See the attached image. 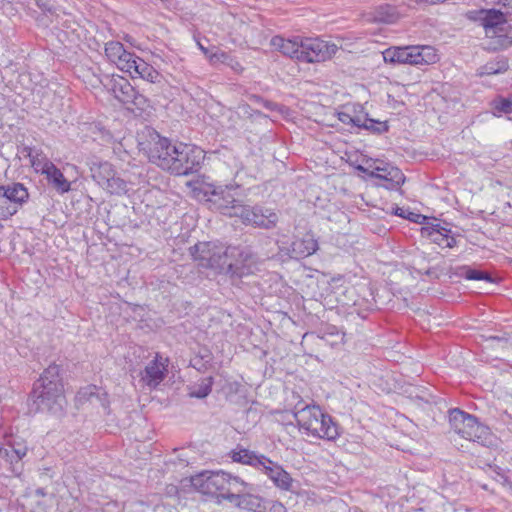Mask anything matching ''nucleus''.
I'll return each mask as SVG.
<instances>
[{"instance_id": "nucleus-1", "label": "nucleus", "mask_w": 512, "mask_h": 512, "mask_svg": "<svg viewBox=\"0 0 512 512\" xmlns=\"http://www.w3.org/2000/svg\"><path fill=\"white\" fill-rule=\"evenodd\" d=\"M190 253L201 267L225 272L231 277L241 278L256 270V255L248 248L225 247L214 242H199L190 248Z\"/></svg>"}, {"instance_id": "nucleus-2", "label": "nucleus", "mask_w": 512, "mask_h": 512, "mask_svg": "<svg viewBox=\"0 0 512 512\" xmlns=\"http://www.w3.org/2000/svg\"><path fill=\"white\" fill-rule=\"evenodd\" d=\"M148 149L149 160L175 175L194 173L204 159L203 150L185 143H172L155 133Z\"/></svg>"}, {"instance_id": "nucleus-3", "label": "nucleus", "mask_w": 512, "mask_h": 512, "mask_svg": "<svg viewBox=\"0 0 512 512\" xmlns=\"http://www.w3.org/2000/svg\"><path fill=\"white\" fill-rule=\"evenodd\" d=\"M293 416L299 428L309 435L329 441L335 440L339 435L337 424L318 405H304L300 399L293 408Z\"/></svg>"}, {"instance_id": "nucleus-4", "label": "nucleus", "mask_w": 512, "mask_h": 512, "mask_svg": "<svg viewBox=\"0 0 512 512\" xmlns=\"http://www.w3.org/2000/svg\"><path fill=\"white\" fill-rule=\"evenodd\" d=\"M191 485L200 493L226 499L235 492H242L248 486L238 477L224 471H203L191 477Z\"/></svg>"}, {"instance_id": "nucleus-5", "label": "nucleus", "mask_w": 512, "mask_h": 512, "mask_svg": "<svg viewBox=\"0 0 512 512\" xmlns=\"http://www.w3.org/2000/svg\"><path fill=\"white\" fill-rule=\"evenodd\" d=\"M449 423L455 433L462 438L489 447L494 444L495 437L490 429L479 423L477 418L460 409H452L449 413Z\"/></svg>"}, {"instance_id": "nucleus-6", "label": "nucleus", "mask_w": 512, "mask_h": 512, "mask_svg": "<svg viewBox=\"0 0 512 512\" xmlns=\"http://www.w3.org/2000/svg\"><path fill=\"white\" fill-rule=\"evenodd\" d=\"M231 458L234 462L262 468L264 473L281 489L288 490L291 486L290 475L280 465L264 455H258L245 448H237L231 452Z\"/></svg>"}, {"instance_id": "nucleus-7", "label": "nucleus", "mask_w": 512, "mask_h": 512, "mask_svg": "<svg viewBox=\"0 0 512 512\" xmlns=\"http://www.w3.org/2000/svg\"><path fill=\"white\" fill-rule=\"evenodd\" d=\"M237 187L232 185H216L203 183L198 189V196L209 204L210 209L219 211L224 215L234 217L240 201L236 199Z\"/></svg>"}, {"instance_id": "nucleus-8", "label": "nucleus", "mask_w": 512, "mask_h": 512, "mask_svg": "<svg viewBox=\"0 0 512 512\" xmlns=\"http://www.w3.org/2000/svg\"><path fill=\"white\" fill-rule=\"evenodd\" d=\"M36 411L60 414L64 410L65 395L63 383H50L47 386L34 385L31 393Z\"/></svg>"}, {"instance_id": "nucleus-9", "label": "nucleus", "mask_w": 512, "mask_h": 512, "mask_svg": "<svg viewBox=\"0 0 512 512\" xmlns=\"http://www.w3.org/2000/svg\"><path fill=\"white\" fill-rule=\"evenodd\" d=\"M481 23L487 38L493 40L490 44L494 49H505L512 45V40L506 35V16L509 11L497 9L482 10Z\"/></svg>"}, {"instance_id": "nucleus-10", "label": "nucleus", "mask_w": 512, "mask_h": 512, "mask_svg": "<svg viewBox=\"0 0 512 512\" xmlns=\"http://www.w3.org/2000/svg\"><path fill=\"white\" fill-rule=\"evenodd\" d=\"M300 62L317 63L331 59L338 51V46L319 38H303Z\"/></svg>"}, {"instance_id": "nucleus-11", "label": "nucleus", "mask_w": 512, "mask_h": 512, "mask_svg": "<svg viewBox=\"0 0 512 512\" xmlns=\"http://www.w3.org/2000/svg\"><path fill=\"white\" fill-rule=\"evenodd\" d=\"M234 217H239L245 225H252L262 229H272L278 222L277 214L271 209L251 207L240 204L236 207Z\"/></svg>"}, {"instance_id": "nucleus-12", "label": "nucleus", "mask_w": 512, "mask_h": 512, "mask_svg": "<svg viewBox=\"0 0 512 512\" xmlns=\"http://www.w3.org/2000/svg\"><path fill=\"white\" fill-rule=\"evenodd\" d=\"M371 178L384 180L383 185L386 189L393 190L399 188L405 182L403 172L390 164L382 163L369 172Z\"/></svg>"}, {"instance_id": "nucleus-13", "label": "nucleus", "mask_w": 512, "mask_h": 512, "mask_svg": "<svg viewBox=\"0 0 512 512\" xmlns=\"http://www.w3.org/2000/svg\"><path fill=\"white\" fill-rule=\"evenodd\" d=\"M167 373V359L163 358L159 354H156L155 358L148 363L144 371L141 373L142 380L152 388L159 385Z\"/></svg>"}, {"instance_id": "nucleus-14", "label": "nucleus", "mask_w": 512, "mask_h": 512, "mask_svg": "<svg viewBox=\"0 0 512 512\" xmlns=\"http://www.w3.org/2000/svg\"><path fill=\"white\" fill-rule=\"evenodd\" d=\"M105 55L108 60L114 63L122 71H130V62L135 54L125 50L122 43L110 41L105 44Z\"/></svg>"}, {"instance_id": "nucleus-15", "label": "nucleus", "mask_w": 512, "mask_h": 512, "mask_svg": "<svg viewBox=\"0 0 512 512\" xmlns=\"http://www.w3.org/2000/svg\"><path fill=\"white\" fill-rule=\"evenodd\" d=\"M112 91L115 98L124 104L133 103L136 106H140L146 101L144 96L139 95L128 80L122 77L114 79Z\"/></svg>"}, {"instance_id": "nucleus-16", "label": "nucleus", "mask_w": 512, "mask_h": 512, "mask_svg": "<svg viewBox=\"0 0 512 512\" xmlns=\"http://www.w3.org/2000/svg\"><path fill=\"white\" fill-rule=\"evenodd\" d=\"M242 492H235L231 493L226 496V500L233 503L235 506L251 511V512H266L267 507L264 504L262 498L259 496L249 494V493H243Z\"/></svg>"}, {"instance_id": "nucleus-17", "label": "nucleus", "mask_w": 512, "mask_h": 512, "mask_svg": "<svg viewBox=\"0 0 512 512\" xmlns=\"http://www.w3.org/2000/svg\"><path fill=\"white\" fill-rule=\"evenodd\" d=\"M130 71H125L129 73L132 78L139 77L143 80H146L150 83H160L163 79L162 75L150 64L145 62L143 59L137 57L136 55L133 57L130 62Z\"/></svg>"}, {"instance_id": "nucleus-18", "label": "nucleus", "mask_w": 512, "mask_h": 512, "mask_svg": "<svg viewBox=\"0 0 512 512\" xmlns=\"http://www.w3.org/2000/svg\"><path fill=\"white\" fill-rule=\"evenodd\" d=\"M302 39L301 37L285 39L282 36L276 35L271 39L270 44L284 56L300 61V53L302 50L300 44L302 43Z\"/></svg>"}, {"instance_id": "nucleus-19", "label": "nucleus", "mask_w": 512, "mask_h": 512, "mask_svg": "<svg viewBox=\"0 0 512 512\" xmlns=\"http://www.w3.org/2000/svg\"><path fill=\"white\" fill-rule=\"evenodd\" d=\"M317 250V240L312 234L307 233L302 238H297L291 243L290 256L296 259L306 258Z\"/></svg>"}, {"instance_id": "nucleus-20", "label": "nucleus", "mask_w": 512, "mask_h": 512, "mask_svg": "<svg viewBox=\"0 0 512 512\" xmlns=\"http://www.w3.org/2000/svg\"><path fill=\"white\" fill-rule=\"evenodd\" d=\"M421 235L440 246L452 248L456 245V240L450 235V230L439 225L422 227Z\"/></svg>"}, {"instance_id": "nucleus-21", "label": "nucleus", "mask_w": 512, "mask_h": 512, "mask_svg": "<svg viewBox=\"0 0 512 512\" xmlns=\"http://www.w3.org/2000/svg\"><path fill=\"white\" fill-rule=\"evenodd\" d=\"M43 174L46 175L48 182L59 192L66 193L70 190V182L63 173L52 162H45Z\"/></svg>"}, {"instance_id": "nucleus-22", "label": "nucleus", "mask_w": 512, "mask_h": 512, "mask_svg": "<svg viewBox=\"0 0 512 512\" xmlns=\"http://www.w3.org/2000/svg\"><path fill=\"white\" fill-rule=\"evenodd\" d=\"M76 401L79 405L85 403L100 404L106 407V394L100 393L96 386H87L80 389L76 395Z\"/></svg>"}, {"instance_id": "nucleus-23", "label": "nucleus", "mask_w": 512, "mask_h": 512, "mask_svg": "<svg viewBox=\"0 0 512 512\" xmlns=\"http://www.w3.org/2000/svg\"><path fill=\"white\" fill-rule=\"evenodd\" d=\"M0 189L11 202L20 207L28 199V191L21 183H14L12 185L1 186Z\"/></svg>"}, {"instance_id": "nucleus-24", "label": "nucleus", "mask_w": 512, "mask_h": 512, "mask_svg": "<svg viewBox=\"0 0 512 512\" xmlns=\"http://www.w3.org/2000/svg\"><path fill=\"white\" fill-rule=\"evenodd\" d=\"M92 178L102 187L115 173L112 165L108 162L99 163L91 167Z\"/></svg>"}, {"instance_id": "nucleus-25", "label": "nucleus", "mask_w": 512, "mask_h": 512, "mask_svg": "<svg viewBox=\"0 0 512 512\" xmlns=\"http://www.w3.org/2000/svg\"><path fill=\"white\" fill-rule=\"evenodd\" d=\"M398 19V12L395 7L391 5H381L373 12V20L386 24L394 23Z\"/></svg>"}, {"instance_id": "nucleus-26", "label": "nucleus", "mask_w": 512, "mask_h": 512, "mask_svg": "<svg viewBox=\"0 0 512 512\" xmlns=\"http://www.w3.org/2000/svg\"><path fill=\"white\" fill-rule=\"evenodd\" d=\"M102 188L111 195H122L127 193V182L116 175V172L109 178L107 183L103 184Z\"/></svg>"}, {"instance_id": "nucleus-27", "label": "nucleus", "mask_w": 512, "mask_h": 512, "mask_svg": "<svg viewBox=\"0 0 512 512\" xmlns=\"http://www.w3.org/2000/svg\"><path fill=\"white\" fill-rule=\"evenodd\" d=\"M509 68L508 62L505 59L488 62L484 66L480 67L477 71V75H495L506 72Z\"/></svg>"}, {"instance_id": "nucleus-28", "label": "nucleus", "mask_w": 512, "mask_h": 512, "mask_svg": "<svg viewBox=\"0 0 512 512\" xmlns=\"http://www.w3.org/2000/svg\"><path fill=\"white\" fill-rule=\"evenodd\" d=\"M457 274L459 276H462V277L468 279V280H485L489 283L494 282L493 278L491 277V275L488 272L473 269L469 266L459 267Z\"/></svg>"}, {"instance_id": "nucleus-29", "label": "nucleus", "mask_w": 512, "mask_h": 512, "mask_svg": "<svg viewBox=\"0 0 512 512\" xmlns=\"http://www.w3.org/2000/svg\"><path fill=\"white\" fill-rule=\"evenodd\" d=\"M62 383L60 378V368L58 365L52 364L48 368H46L43 374L40 376L38 381L34 385H44L47 386L48 383Z\"/></svg>"}, {"instance_id": "nucleus-30", "label": "nucleus", "mask_w": 512, "mask_h": 512, "mask_svg": "<svg viewBox=\"0 0 512 512\" xmlns=\"http://www.w3.org/2000/svg\"><path fill=\"white\" fill-rule=\"evenodd\" d=\"M413 47H397V63L420 65L422 58L419 59V55L412 51Z\"/></svg>"}, {"instance_id": "nucleus-31", "label": "nucleus", "mask_w": 512, "mask_h": 512, "mask_svg": "<svg viewBox=\"0 0 512 512\" xmlns=\"http://www.w3.org/2000/svg\"><path fill=\"white\" fill-rule=\"evenodd\" d=\"M213 385V378L207 377L201 380L199 384L193 387V389L190 391V396L195 398H205L207 397L211 390Z\"/></svg>"}, {"instance_id": "nucleus-32", "label": "nucleus", "mask_w": 512, "mask_h": 512, "mask_svg": "<svg viewBox=\"0 0 512 512\" xmlns=\"http://www.w3.org/2000/svg\"><path fill=\"white\" fill-rule=\"evenodd\" d=\"M19 207L9 200L5 195L0 194V219L6 220L17 213Z\"/></svg>"}, {"instance_id": "nucleus-33", "label": "nucleus", "mask_w": 512, "mask_h": 512, "mask_svg": "<svg viewBox=\"0 0 512 512\" xmlns=\"http://www.w3.org/2000/svg\"><path fill=\"white\" fill-rule=\"evenodd\" d=\"M417 55H419V59L422 58L421 64H432L438 60V55L435 53L434 49L430 46H422V47H413V50Z\"/></svg>"}, {"instance_id": "nucleus-34", "label": "nucleus", "mask_w": 512, "mask_h": 512, "mask_svg": "<svg viewBox=\"0 0 512 512\" xmlns=\"http://www.w3.org/2000/svg\"><path fill=\"white\" fill-rule=\"evenodd\" d=\"M321 338L334 345L343 342L344 333L341 332L336 326H327L322 331Z\"/></svg>"}, {"instance_id": "nucleus-35", "label": "nucleus", "mask_w": 512, "mask_h": 512, "mask_svg": "<svg viewBox=\"0 0 512 512\" xmlns=\"http://www.w3.org/2000/svg\"><path fill=\"white\" fill-rule=\"evenodd\" d=\"M366 130H370L374 133L381 134L388 131V125L386 122L376 121L367 117H361V127Z\"/></svg>"}, {"instance_id": "nucleus-36", "label": "nucleus", "mask_w": 512, "mask_h": 512, "mask_svg": "<svg viewBox=\"0 0 512 512\" xmlns=\"http://www.w3.org/2000/svg\"><path fill=\"white\" fill-rule=\"evenodd\" d=\"M338 119L344 124H352L361 127V116H353L348 111L338 113Z\"/></svg>"}, {"instance_id": "nucleus-37", "label": "nucleus", "mask_w": 512, "mask_h": 512, "mask_svg": "<svg viewBox=\"0 0 512 512\" xmlns=\"http://www.w3.org/2000/svg\"><path fill=\"white\" fill-rule=\"evenodd\" d=\"M31 158V164L37 172H41L43 174V166L45 162H51L47 159L42 153L29 154Z\"/></svg>"}, {"instance_id": "nucleus-38", "label": "nucleus", "mask_w": 512, "mask_h": 512, "mask_svg": "<svg viewBox=\"0 0 512 512\" xmlns=\"http://www.w3.org/2000/svg\"><path fill=\"white\" fill-rule=\"evenodd\" d=\"M495 109L503 113H512V95L495 101Z\"/></svg>"}, {"instance_id": "nucleus-39", "label": "nucleus", "mask_w": 512, "mask_h": 512, "mask_svg": "<svg viewBox=\"0 0 512 512\" xmlns=\"http://www.w3.org/2000/svg\"><path fill=\"white\" fill-rule=\"evenodd\" d=\"M228 56L229 55L226 52L217 49L208 55V59H209V62L213 65L217 64V63L225 64L226 61L228 60Z\"/></svg>"}, {"instance_id": "nucleus-40", "label": "nucleus", "mask_w": 512, "mask_h": 512, "mask_svg": "<svg viewBox=\"0 0 512 512\" xmlns=\"http://www.w3.org/2000/svg\"><path fill=\"white\" fill-rule=\"evenodd\" d=\"M28 448L26 445L17 444L12 446V452L15 454L17 460H21L27 454Z\"/></svg>"}, {"instance_id": "nucleus-41", "label": "nucleus", "mask_w": 512, "mask_h": 512, "mask_svg": "<svg viewBox=\"0 0 512 512\" xmlns=\"http://www.w3.org/2000/svg\"><path fill=\"white\" fill-rule=\"evenodd\" d=\"M396 52H397V48L387 49L385 52H383V58H384L385 62L396 63L397 56H398V54Z\"/></svg>"}, {"instance_id": "nucleus-42", "label": "nucleus", "mask_w": 512, "mask_h": 512, "mask_svg": "<svg viewBox=\"0 0 512 512\" xmlns=\"http://www.w3.org/2000/svg\"><path fill=\"white\" fill-rule=\"evenodd\" d=\"M225 64L227 66H229L235 72L239 73V72H242V70H243V67L241 66V64L236 59L231 57L230 55L228 56V60L226 61Z\"/></svg>"}, {"instance_id": "nucleus-43", "label": "nucleus", "mask_w": 512, "mask_h": 512, "mask_svg": "<svg viewBox=\"0 0 512 512\" xmlns=\"http://www.w3.org/2000/svg\"><path fill=\"white\" fill-rule=\"evenodd\" d=\"M269 504L268 512H286L285 506L280 502L272 501Z\"/></svg>"}, {"instance_id": "nucleus-44", "label": "nucleus", "mask_w": 512, "mask_h": 512, "mask_svg": "<svg viewBox=\"0 0 512 512\" xmlns=\"http://www.w3.org/2000/svg\"><path fill=\"white\" fill-rule=\"evenodd\" d=\"M37 5L46 11H51L53 8L52 0H36Z\"/></svg>"}, {"instance_id": "nucleus-45", "label": "nucleus", "mask_w": 512, "mask_h": 512, "mask_svg": "<svg viewBox=\"0 0 512 512\" xmlns=\"http://www.w3.org/2000/svg\"><path fill=\"white\" fill-rule=\"evenodd\" d=\"M407 219L413 221V222H420L419 219L422 218V219H425V216H422L420 214H417V213H413V212H407L406 214V217Z\"/></svg>"}, {"instance_id": "nucleus-46", "label": "nucleus", "mask_w": 512, "mask_h": 512, "mask_svg": "<svg viewBox=\"0 0 512 512\" xmlns=\"http://www.w3.org/2000/svg\"><path fill=\"white\" fill-rule=\"evenodd\" d=\"M394 214L397 215V216L405 218L406 214H407V211L405 209H403V208L396 207L395 211H394Z\"/></svg>"}, {"instance_id": "nucleus-47", "label": "nucleus", "mask_w": 512, "mask_h": 512, "mask_svg": "<svg viewBox=\"0 0 512 512\" xmlns=\"http://www.w3.org/2000/svg\"><path fill=\"white\" fill-rule=\"evenodd\" d=\"M503 7L505 8V11H509V9H512V0H502Z\"/></svg>"}, {"instance_id": "nucleus-48", "label": "nucleus", "mask_w": 512, "mask_h": 512, "mask_svg": "<svg viewBox=\"0 0 512 512\" xmlns=\"http://www.w3.org/2000/svg\"><path fill=\"white\" fill-rule=\"evenodd\" d=\"M35 494H36L37 496H41V497L46 496V492H45V490H44L43 488H38V489H36V490H35Z\"/></svg>"}, {"instance_id": "nucleus-49", "label": "nucleus", "mask_w": 512, "mask_h": 512, "mask_svg": "<svg viewBox=\"0 0 512 512\" xmlns=\"http://www.w3.org/2000/svg\"><path fill=\"white\" fill-rule=\"evenodd\" d=\"M199 47L200 49L203 51V53L208 57V55L211 53L207 48H205L204 46H202L200 43H199Z\"/></svg>"}, {"instance_id": "nucleus-50", "label": "nucleus", "mask_w": 512, "mask_h": 512, "mask_svg": "<svg viewBox=\"0 0 512 512\" xmlns=\"http://www.w3.org/2000/svg\"><path fill=\"white\" fill-rule=\"evenodd\" d=\"M424 273L428 276H434L435 275V271L432 270V269H427L424 271Z\"/></svg>"}, {"instance_id": "nucleus-51", "label": "nucleus", "mask_w": 512, "mask_h": 512, "mask_svg": "<svg viewBox=\"0 0 512 512\" xmlns=\"http://www.w3.org/2000/svg\"><path fill=\"white\" fill-rule=\"evenodd\" d=\"M358 170L364 172V173H367L369 175V170H367L366 168L362 167V166H358Z\"/></svg>"}, {"instance_id": "nucleus-52", "label": "nucleus", "mask_w": 512, "mask_h": 512, "mask_svg": "<svg viewBox=\"0 0 512 512\" xmlns=\"http://www.w3.org/2000/svg\"><path fill=\"white\" fill-rule=\"evenodd\" d=\"M194 361H199V360H198V359H195ZM192 365H193V367H196V365H199V362H195V363H193Z\"/></svg>"}, {"instance_id": "nucleus-53", "label": "nucleus", "mask_w": 512, "mask_h": 512, "mask_svg": "<svg viewBox=\"0 0 512 512\" xmlns=\"http://www.w3.org/2000/svg\"><path fill=\"white\" fill-rule=\"evenodd\" d=\"M194 361H199V360H198V359H195ZM192 365H193V367H196V365H199V362H195V363H193Z\"/></svg>"}]
</instances>
